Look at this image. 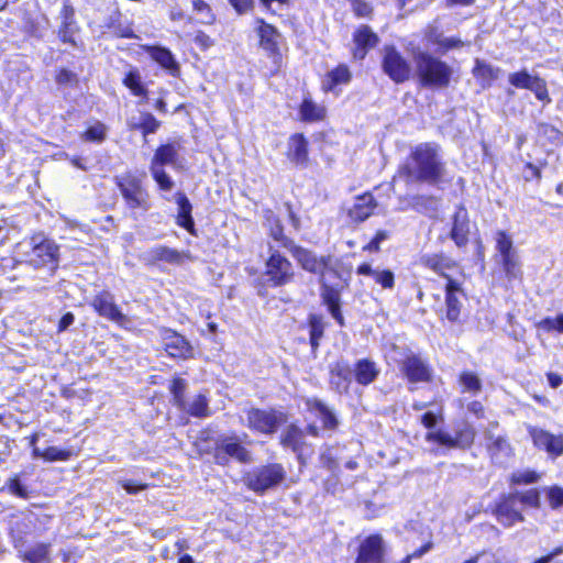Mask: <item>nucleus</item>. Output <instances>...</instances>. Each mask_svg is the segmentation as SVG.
<instances>
[{"label":"nucleus","instance_id":"nucleus-1","mask_svg":"<svg viewBox=\"0 0 563 563\" xmlns=\"http://www.w3.org/2000/svg\"><path fill=\"white\" fill-rule=\"evenodd\" d=\"M446 175L441 147L431 142L419 143L410 151L406 162L399 167L398 176L407 184H439Z\"/></svg>","mask_w":563,"mask_h":563},{"label":"nucleus","instance_id":"nucleus-2","mask_svg":"<svg viewBox=\"0 0 563 563\" xmlns=\"http://www.w3.org/2000/svg\"><path fill=\"white\" fill-rule=\"evenodd\" d=\"M290 252L305 271L320 275L321 298L332 317L342 325L343 316L340 310L342 287L330 285L327 279L328 274L338 276V260L332 255L318 257L313 252L300 246H292Z\"/></svg>","mask_w":563,"mask_h":563},{"label":"nucleus","instance_id":"nucleus-3","mask_svg":"<svg viewBox=\"0 0 563 563\" xmlns=\"http://www.w3.org/2000/svg\"><path fill=\"white\" fill-rule=\"evenodd\" d=\"M412 59L421 86L441 89L450 85L453 68L449 64L420 49L412 53Z\"/></svg>","mask_w":563,"mask_h":563},{"label":"nucleus","instance_id":"nucleus-4","mask_svg":"<svg viewBox=\"0 0 563 563\" xmlns=\"http://www.w3.org/2000/svg\"><path fill=\"white\" fill-rule=\"evenodd\" d=\"M18 253L25 256V261L33 267H57L58 245L43 234H34L27 241L18 245Z\"/></svg>","mask_w":563,"mask_h":563},{"label":"nucleus","instance_id":"nucleus-5","mask_svg":"<svg viewBox=\"0 0 563 563\" xmlns=\"http://www.w3.org/2000/svg\"><path fill=\"white\" fill-rule=\"evenodd\" d=\"M180 150V145L177 142L168 143L161 145L153 158L151 164V172L158 184L159 188L166 191H169L174 187V181L166 174L164 169V165H170L173 167H178V152Z\"/></svg>","mask_w":563,"mask_h":563},{"label":"nucleus","instance_id":"nucleus-6","mask_svg":"<svg viewBox=\"0 0 563 563\" xmlns=\"http://www.w3.org/2000/svg\"><path fill=\"white\" fill-rule=\"evenodd\" d=\"M246 426L262 434H273L286 422L283 412L275 409L249 408L244 410Z\"/></svg>","mask_w":563,"mask_h":563},{"label":"nucleus","instance_id":"nucleus-7","mask_svg":"<svg viewBox=\"0 0 563 563\" xmlns=\"http://www.w3.org/2000/svg\"><path fill=\"white\" fill-rule=\"evenodd\" d=\"M285 470L280 464H269L257 467L244 476L245 485L256 492L263 493L285 479Z\"/></svg>","mask_w":563,"mask_h":563},{"label":"nucleus","instance_id":"nucleus-8","mask_svg":"<svg viewBox=\"0 0 563 563\" xmlns=\"http://www.w3.org/2000/svg\"><path fill=\"white\" fill-rule=\"evenodd\" d=\"M214 461L219 465H227L230 457L242 463L251 462L250 452L234 437H225L219 439L214 443Z\"/></svg>","mask_w":563,"mask_h":563},{"label":"nucleus","instance_id":"nucleus-9","mask_svg":"<svg viewBox=\"0 0 563 563\" xmlns=\"http://www.w3.org/2000/svg\"><path fill=\"white\" fill-rule=\"evenodd\" d=\"M508 81L511 86L519 89H528L532 91L536 98L543 102H551L549 97L547 81L539 76L529 74L526 69L510 73Z\"/></svg>","mask_w":563,"mask_h":563},{"label":"nucleus","instance_id":"nucleus-10","mask_svg":"<svg viewBox=\"0 0 563 563\" xmlns=\"http://www.w3.org/2000/svg\"><path fill=\"white\" fill-rule=\"evenodd\" d=\"M387 544L380 534H371L361 541L354 563H385Z\"/></svg>","mask_w":563,"mask_h":563},{"label":"nucleus","instance_id":"nucleus-11","mask_svg":"<svg viewBox=\"0 0 563 563\" xmlns=\"http://www.w3.org/2000/svg\"><path fill=\"white\" fill-rule=\"evenodd\" d=\"M383 68L395 82H404L408 80L411 75L410 65L393 46H386L384 48Z\"/></svg>","mask_w":563,"mask_h":563},{"label":"nucleus","instance_id":"nucleus-12","mask_svg":"<svg viewBox=\"0 0 563 563\" xmlns=\"http://www.w3.org/2000/svg\"><path fill=\"white\" fill-rule=\"evenodd\" d=\"M527 430L537 449L545 451L553 459L563 454L562 434H553L547 430L530 424L527 426Z\"/></svg>","mask_w":563,"mask_h":563},{"label":"nucleus","instance_id":"nucleus-13","mask_svg":"<svg viewBox=\"0 0 563 563\" xmlns=\"http://www.w3.org/2000/svg\"><path fill=\"white\" fill-rule=\"evenodd\" d=\"M265 275L273 286L285 285L289 283L294 276L292 265L278 253H273L266 262Z\"/></svg>","mask_w":563,"mask_h":563},{"label":"nucleus","instance_id":"nucleus-14","mask_svg":"<svg viewBox=\"0 0 563 563\" xmlns=\"http://www.w3.org/2000/svg\"><path fill=\"white\" fill-rule=\"evenodd\" d=\"M498 427L497 422H492L484 432L486 449L495 463H504L511 456L512 448L504 435L495 434L494 429Z\"/></svg>","mask_w":563,"mask_h":563},{"label":"nucleus","instance_id":"nucleus-15","mask_svg":"<svg viewBox=\"0 0 563 563\" xmlns=\"http://www.w3.org/2000/svg\"><path fill=\"white\" fill-rule=\"evenodd\" d=\"M465 295L459 282L449 278L445 285V317L451 322H456L463 306Z\"/></svg>","mask_w":563,"mask_h":563},{"label":"nucleus","instance_id":"nucleus-16","mask_svg":"<svg viewBox=\"0 0 563 563\" xmlns=\"http://www.w3.org/2000/svg\"><path fill=\"white\" fill-rule=\"evenodd\" d=\"M258 22L261 23L258 26L260 45L273 58L276 69H278L282 64L278 48L279 34L274 26L264 23L262 20Z\"/></svg>","mask_w":563,"mask_h":563},{"label":"nucleus","instance_id":"nucleus-17","mask_svg":"<svg viewBox=\"0 0 563 563\" xmlns=\"http://www.w3.org/2000/svg\"><path fill=\"white\" fill-rule=\"evenodd\" d=\"M163 342L166 352L172 357L190 358L194 356V349L190 343L180 334L172 330H165Z\"/></svg>","mask_w":563,"mask_h":563},{"label":"nucleus","instance_id":"nucleus-18","mask_svg":"<svg viewBox=\"0 0 563 563\" xmlns=\"http://www.w3.org/2000/svg\"><path fill=\"white\" fill-rule=\"evenodd\" d=\"M495 515L499 523L504 527H511L516 522H522L525 517L517 508V496L509 495L505 497L495 509Z\"/></svg>","mask_w":563,"mask_h":563},{"label":"nucleus","instance_id":"nucleus-19","mask_svg":"<svg viewBox=\"0 0 563 563\" xmlns=\"http://www.w3.org/2000/svg\"><path fill=\"white\" fill-rule=\"evenodd\" d=\"M91 305L100 316L111 321L123 323L125 318L115 306L113 297L110 292H100L92 299Z\"/></svg>","mask_w":563,"mask_h":563},{"label":"nucleus","instance_id":"nucleus-20","mask_svg":"<svg viewBox=\"0 0 563 563\" xmlns=\"http://www.w3.org/2000/svg\"><path fill=\"white\" fill-rule=\"evenodd\" d=\"M376 208V201L371 194L357 196L351 207L347 208V216L354 222L365 221Z\"/></svg>","mask_w":563,"mask_h":563},{"label":"nucleus","instance_id":"nucleus-21","mask_svg":"<svg viewBox=\"0 0 563 563\" xmlns=\"http://www.w3.org/2000/svg\"><path fill=\"white\" fill-rule=\"evenodd\" d=\"M143 51H145L155 63L166 69L172 76L179 75V64L175 60L174 55L169 49L161 46L143 45Z\"/></svg>","mask_w":563,"mask_h":563},{"label":"nucleus","instance_id":"nucleus-22","mask_svg":"<svg viewBox=\"0 0 563 563\" xmlns=\"http://www.w3.org/2000/svg\"><path fill=\"white\" fill-rule=\"evenodd\" d=\"M353 40L355 44L353 55L358 59H363L367 51L378 43L377 35L366 25H362L355 31Z\"/></svg>","mask_w":563,"mask_h":563},{"label":"nucleus","instance_id":"nucleus-23","mask_svg":"<svg viewBox=\"0 0 563 563\" xmlns=\"http://www.w3.org/2000/svg\"><path fill=\"white\" fill-rule=\"evenodd\" d=\"M402 369L407 378L412 383L428 382L431 376L427 364L416 355H411L406 358Z\"/></svg>","mask_w":563,"mask_h":563},{"label":"nucleus","instance_id":"nucleus-24","mask_svg":"<svg viewBox=\"0 0 563 563\" xmlns=\"http://www.w3.org/2000/svg\"><path fill=\"white\" fill-rule=\"evenodd\" d=\"M287 157L296 165L308 163V141L302 134H294L288 140Z\"/></svg>","mask_w":563,"mask_h":563},{"label":"nucleus","instance_id":"nucleus-25","mask_svg":"<svg viewBox=\"0 0 563 563\" xmlns=\"http://www.w3.org/2000/svg\"><path fill=\"white\" fill-rule=\"evenodd\" d=\"M420 261L422 265L443 276L448 280L451 277L446 272L456 268L455 262L443 255L426 254Z\"/></svg>","mask_w":563,"mask_h":563},{"label":"nucleus","instance_id":"nucleus-26","mask_svg":"<svg viewBox=\"0 0 563 563\" xmlns=\"http://www.w3.org/2000/svg\"><path fill=\"white\" fill-rule=\"evenodd\" d=\"M327 108L314 102L310 97L303 98L299 107V117L305 122H317L324 120Z\"/></svg>","mask_w":563,"mask_h":563},{"label":"nucleus","instance_id":"nucleus-27","mask_svg":"<svg viewBox=\"0 0 563 563\" xmlns=\"http://www.w3.org/2000/svg\"><path fill=\"white\" fill-rule=\"evenodd\" d=\"M352 74L346 65H339L329 71L322 80V89L324 91H334L339 85L350 82Z\"/></svg>","mask_w":563,"mask_h":563},{"label":"nucleus","instance_id":"nucleus-28","mask_svg":"<svg viewBox=\"0 0 563 563\" xmlns=\"http://www.w3.org/2000/svg\"><path fill=\"white\" fill-rule=\"evenodd\" d=\"M357 274L372 276L374 280L384 289H393L395 285L394 273L389 269H374L369 264L364 263L358 266Z\"/></svg>","mask_w":563,"mask_h":563},{"label":"nucleus","instance_id":"nucleus-29","mask_svg":"<svg viewBox=\"0 0 563 563\" xmlns=\"http://www.w3.org/2000/svg\"><path fill=\"white\" fill-rule=\"evenodd\" d=\"M500 73V68L494 67L481 59H476L473 68V75L481 81L483 88L489 87L499 77Z\"/></svg>","mask_w":563,"mask_h":563},{"label":"nucleus","instance_id":"nucleus-30","mask_svg":"<svg viewBox=\"0 0 563 563\" xmlns=\"http://www.w3.org/2000/svg\"><path fill=\"white\" fill-rule=\"evenodd\" d=\"M22 558L27 563H52L51 543L38 542L29 548Z\"/></svg>","mask_w":563,"mask_h":563},{"label":"nucleus","instance_id":"nucleus-31","mask_svg":"<svg viewBox=\"0 0 563 563\" xmlns=\"http://www.w3.org/2000/svg\"><path fill=\"white\" fill-rule=\"evenodd\" d=\"M468 235V221L466 212L461 210L454 216V223L451 231V238L454 240L457 246H463L467 242Z\"/></svg>","mask_w":563,"mask_h":563},{"label":"nucleus","instance_id":"nucleus-32","mask_svg":"<svg viewBox=\"0 0 563 563\" xmlns=\"http://www.w3.org/2000/svg\"><path fill=\"white\" fill-rule=\"evenodd\" d=\"M153 260L165 261L170 264H181L185 260L191 261L192 257L188 252H178L177 250L166 246H159L151 252Z\"/></svg>","mask_w":563,"mask_h":563},{"label":"nucleus","instance_id":"nucleus-33","mask_svg":"<svg viewBox=\"0 0 563 563\" xmlns=\"http://www.w3.org/2000/svg\"><path fill=\"white\" fill-rule=\"evenodd\" d=\"M177 205H178V216L177 223L178 225L185 228L187 231L192 233L194 231V220L191 218V203L188 198L183 195H177Z\"/></svg>","mask_w":563,"mask_h":563},{"label":"nucleus","instance_id":"nucleus-34","mask_svg":"<svg viewBox=\"0 0 563 563\" xmlns=\"http://www.w3.org/2000/svg\"><path fill=\"white\" fill-rule=\"evenodd\" d=\"M379 371L376 367V364L368 360H360L355 366V378L357 383L362 385H367L372 383Z\"/></svg>","mask_w":563,"mask_h":563},{"label":"nucleus","instance_id":"nucleus-35","mask_svg":"<svg viewBox=\"0 0 563 563\" xmlns=\"http://www.w3.org/2000/svg\"><path fill=\"white\" fill-rule=\"evenodd\" d=\"M494 240L496 243L495 247L497 251L498 260L509 256V255H512L518 252L514 245L512 236L509 233H507L506 231L498 230L495 233Z\"/></svg>","mask_w":563,"mask_h":563},{"label":"nucleus","instance_id":"nucleus-36","mask_svg":"<svg viewBox=\"0 0 563 563\" xmlns=\"http://www.w3.org/2000/svg\"><path fill=\"white\" fill-rule=\"evenodd\" d=\"M508 280L518 279L522 276L521 261L519 253L498 260Z\"/></svg>","mask_w":563,"mask_h":563},{"label":"nucleus","instance_id":"nucleus-37","mask_svg":"<svg viewBox=\"0 0 563 563\" xmlns=\"http://www.w3.org/2000/svg\"><path fill=\"white\" fill-rule=\"evenodd\" d=\"M351 371L344 362H338L331 368V384L338 390L346 389L350 382Z\"/></svg>","mask_w":563,"mask_h":563},{"label":"nucleus","instance_id":"nucleus-38","mask_svg":"<svg viewBox=\"0 0 563 563\" xmlns=\"http://www.w3.org/2000/svg\"><path fill=\"white\" fill-rule=\"evenodd\" d=\"M191 416L203 418L210 415L208 400L205 395H197L190 402H186V408H181Z\"/></svg>","mask_w":563,"mask_h":563},{"label":"nucleus","instance_id":"nucleus-39","mask_svg":"<svg viewBox=\"0 0 563 563\" xmlns=\"http://www.w3.org/2000/svg\"><path fill=\"white\" fill-rule=\"evenodd\" d=\"M459 383L463 393L477 394L482 389V380L474 372H462L459 376Z\"/></svg>","mask_w":563,"mask_h":563},{"label":"nucleus","instance_id":"nucleus-40","mask_svg":"<svg viewBox=\"0 0 563 563\" xmlns=\"http://www.w3.org/2000/svg\"><path fill=\"white\" fill-rule=\"evenodd\" d=\"M312 408L316 411V415L319 417V419L322 421L323 427L325 429H335L338 426V419L332 413V411L329 410L327 406H324L319 400H314L312 404Z\"/></svg>","mask_w":563,"mask_h":563},{"label":"nucleus","instance_id":"nucleus-41","mask_svg":"<svg viewBox=\"0 0 563 563\" xmlns=\"http://www.w3.org/2000/svg\"><path fill=\"white\" fill-rule=\"evenodd\" d=\"M74 14H75L74 8L68 3H64L63 10H62L63 26L60 30V36L64 42L71 41L69 33L73 32L74 25H75Z\"/></svg>","mask_w":563,"mask_h":563},{"label":"nucleus","instance_id":"nucleus-42","mask_svg":"<svg viewBox=\"0 0 563 563\" xmlns=\"http://www.w3.org/2000/svg\"><path fill=\"white\" fill-rule=\"evenodd\" d=\"M108 128L96 121L88 126V129L82 133L81 139L87 142H102L107 136Z\"/></svg>","mask_w":563,"mask_h":563},{"label":"nucleus","instance_id":"nucleus-43","mask_svg":"<svg viewBox=\"0 0 563 563\" xmlns=\"http://www.w3.org/2000/svg\"><path fill=\"white\" fill-rule=\"evenodd\" d=\"M476 431L473 426L465 423L463 428L455 432L456 448L466 449L470 448L475 440Z\"/></svg>","mask_w":563,"mask_h":563},{"label":"nucleus","instance_id":"nucleus-44","mask_svg":"<svg viewBox=\"0 0 563 563\" xmlns=\"http://www.w3.org/2000/svg\"><path fill=\"white\" fill-rule=\"evenodd\" d=\"M303 432L296 426H289L282 437V443L297 450L303 441Z\"/></svg>","mask_w":563,"mask_h":563},{"label":"nucleus","instance_id":"nucleus-45","mask_svg":"<svg viewBox=\"0 0 563 563\" xmlns=\"http://www.w3.org/2000/svg\"><path fill=\"white\" fill-rule=\"evenodd\" d=\"M310 325V342L311 346L316 349L319 345V341L323 335L324 322L321 316L311 314L309 318Z\"/></svg>","mask_w":563,"mask_h":563},{"label":"nucleus","instance_id":"nucleus-46","mask_svg":"<svg viewBox=\"0 0 563 563\" xmlns=\"http://www.w3.org/2000/svg\"><path fill=\"white\" fill-rule=\"evenodd\" d=\"M187 388V383L185 379L180 377H176L173 379L170 384V393L173 394L174 402L178 408H186L185 400V391Z\"/></svg>","mask_w":563,"mask_h":563},{"label":"nucleus","instance_id":"nucleus-47","mask_svg":"<svg viewBox=\"0 0 563 563\" xmlns=\"http://www.w3.org/2000/svg\"><path fill=\"white\" fill-rule=\"evenodd\" d=\"M194 11L199 15L198 21L203 24H212L214 14L210 5L205 0H192Z\"/></svg>","mask_w":563,"mask_h":563},{"label":"nucleus","instance_id":"nucleus-48","mask_svg":"<svg viewBox=\"0 0 563 563\" xmlns=\"http://www.w3.org/2000/svg\"><path fill=\"white\" fill-rule=\"evenodd\" d=\"M426 440L429 442H438L446 448H456L455 438L443 430L428 432Z\"/></svg>","mask_w":563,"mask_h":563},{"label":"nucleus","instance_id":"nucleus-49","mask_svg":"<svg viewBox=\"0 0 563 563\" xmlns=\"http://www.w3.org/2000/svg\"><path fill=\"white\" fill-rule=\"evenodd\" d=\"M538 328L547 332L558 331L563 333V313L558 314L555 318H545L538 323Z\"/></svg>","mask_w":563,"mask_h":563},{"label":"nucleus","instance_id":"nucleus-50","mask_svg":"<svg viewBox=\"0 0 563 563\" xmlns=\"http://www.w3.org/2000/svg\"><path fill=\"white\" fill-rule=\"evenodd\" d=\"M539 478L540 475L531 470L517 471L511 475V482L515 484H531Z\"/></svg>","mask_w":563,"mask_h":563},{"label":"nucleus","instance_id":"nucleus-51","mask_svg":"<svg viewBox=\"0 0 563 563\" xmlns=\"http://www.w3.org/2000/svg\"><path fill=\"white\" fill-rule=\"evenodd\" d=\"M70 456V452L62 450L57 446H49L43 451V460L48 462L54 461H67Z\"/></svg>","mask_w":563,"mask_h":563},{"label":"nucleus","instance_id":"nucleus-52","mask_svg":"<svg viewBox=\"0 0 563 563\" xmlns=\"http://www.w3.org/2000/svg\"><path fill=\"white\" fill-rule=\"evenodd\" d=\"M515 495L517 496V503L520 501L521 504L533 508H538L540 506V495L537 489H530Z\"/></svg>","mask_w":563,"mask_h":563},{"label":"nucleus","instance_id":"nucleus-53","mask_svg":"<svg viewBox=\"0 0 563 563\" xmlns=\"http://www.w3.org/2000/svg\"><path fill=\"white\" fill-rule=\"evenodd\" d=\"M547 496L551 508L556 509L563 506V488L559 486H551L547 488Z\"/></svg>","mask_w":563,"mask_h":563},{"label":"nucleus","instance_id":"nucleus-54","mask_svg":"<svg viewBox=\"0 0 563 563\" xmlns=\"http://www.w3.org/2000/svg\"><path fill=\"white\" fill-rule=\"evenodd\" d=\"M8 490L20 498H27L29 492L25 486H23L18 477L10 478L7 482Z\"/></svg>","mask_w":563,"mask_h":563},{"label":"nucleus","instance_id":"nucleus-55","mask_svg":"<svg viewBox=\"0 0 563 563\" xmlns=\"http://www.w3.org/2000/svg\"><path fill=\"white\" fill-rule=\"evenodd\" d=\"M124 84L128 88L131 89L133 95H141V79L137 70L130 71L129 75L124 78Z\"/></svg>","mask_w":563,"mask_h":563},{"label":"nucleus","instance_id":"nucleus-56","mask_svg":"<svg viewBox=\"0 0 563 563\" xmlns=\"http://www.w3.org/2000/svg\"><path fill=\"white\" fill-rule=\"evenodd\" d=\"M121 190L125 199L132 205V207H137L140 205V189L135 187L130 190L125 185L121 184Z\"/></svg>","mask_w":563,"mask_h":563},{"label":"nucleus","instance_id":"nucleus-57","mask_svg":"<svg viewBox=\"0 0 563 563\" xmlns=\"http://www.w3.org/2000/svg\"><path fill=\"white\" fill-rule=\"evenodd\" d=\"M194 42L203 51L210 48L213 45V40L201 31L196 33Z\"/></svg>","mask_w":563,"mask_h":563},{"label":"nucleus","instance_id":"nucleus-58","mask_svg":"<svg viewBox=\"0 0 563 563\" xmlns=\"http://www.w3.org/2000/svg\"><path fill=\"white\" fill-rule=\"evenodd\" d=\"M159 126V122L152 114H143V133H153Z\"/></svg>","mask_w":563,"mask_h":563},{"label":"nucleus","instance_id":"nucleus-59","mask_svg":"<svg viewBox=\"0 0 563 563\" xmlns=\"http://www.w3.org/2000/svg\"><path fill=\"white\" fill-rule=\"evenodd\" d=\"M387 239V233L385 231H378L374 239L364 246V250L367 251H378L379 244Z\"/></svg>","mask_w":563,"mask_h":563},{"label":"nucleus","instance_id":"nucleus-60","mask_svg":"<svg viewBox=\"0 0 563 563\" xmlns=\"http://www.w3.org/2000/svg\"><path fill=\"white\" fill-rule=\"evenodd\" d=\"M195 448L199 455L210 453L212 451L211 445H209L206 437H200L195 442Z\"/></svg>","mask_w":563,"mask_h":563},{"label":"nucleus","instance_id":"nucleus-61","mask_svg":"<svg viewBox=\"0 0 563 563\" xmlns=\"http://www.w3.org/2000/svg\"><path fill=\"white\" fill-rule=\"evenodd\" d=\"M229 1L239 13H244V12L249 11L254 3L253 0H229Z\"/></svg>","mask_w":563,"mask_h":563},{"label":"nucleus","instance_id":"nucleus-62","mask_svg":"<svg viewBox=\"0 0 563 563\" xmlns=\"http://www.w3.org/2000/svg\"><path fill=\"white\" fill-rule=\"evenodd\" d=\"M462 45H463V43L459 38L443 36L439 47L444 49V51H448V49H451V48L460 47Z\"/></svg>","mask_w":563,"mask_h":563},{"label":"nucleus","instance_id":"nucleus-63","mask_svg":"<svg viewBox=\"0 0 563 563\" xmlns=\"http://www.w3.org/2000/svg\"><path fill=\"white\" fill-rule=\"evenodd\" d=\"M426 38L429 43L440 45L443 34L439 32L435 27H430L426 34Z\"/></svg>","mask_w":563,"mask_h":563},{"label":"nucleus","instance_id":"nucleus-64","mask_svg":"<svg viewBox=\"0 0 563 563\" xmlns=\"http://www.w3.org/2000/svg\"><path fill=\"white\" fill-rule=\"evenodd\" d=\"M273 222H274V225L271 227V235L273 236V239L275 241L284 242L285 236L283 233V228L279 224V221L276 219H273Z\"/></svg>","mask_w":563,"mask_h":563}]
</instances>
